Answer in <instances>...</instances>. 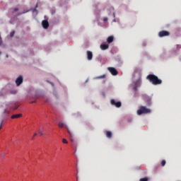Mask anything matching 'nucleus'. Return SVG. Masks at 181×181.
<instances>
[{
  "label": "nucleus",
  "instance_id": "obj_13",
  "mask_svg": "<svg viewBox=\"0 0 181 181\" xmlns=\"http://www.w3.org/2000/svg\"><path fill=\"white\" fill-rule=\"evenodd\" d=\"M105 135H106V137H107L108 139L112 138V134L110 131H107L105 132Z\"/></svg>",
  "mask_w": 181,
  "mask_h": 181
},
{
  "label": "nucleus",
  "instance_id": "obj_22",
  "mask_svg": "<svg viewBox=\"0 0 181 181\" xmlns=\"http://www.w3.org/2000/svg\"><path fill=\"white\" fill-rule=\"evenodd\" d=\"M176 47H177V50H180L181 49V45H176Z\"/></svg>",
  "mask_w": 181,
  "mask_h": 181
},
{
  "label": "nucleus",
  "instance_id": "obj_17",
  "mask_svg": "<svg viewBox=\"0 0 181 181\" xmlns=\"http://www.w3.org/2000/svg\"><path fill=\"white\" fill-rule=\"evenodd\" d=\"M139 181H148V177H145L144 178H141Z\"/></svg>",
  "mask_w": 181,
  "mask_h": 181
},
{
  "label": "nucleus",
  "instance_id": "obj_26",
  "mask_svg": "<svg viewBox=\"0 0 181 181\" xmlns=\"http://www.w3.org/2000/svg\"><path fill=\"white\" fill-rule=\"evenodd\" d=\"M18 11V8H14V12H16Z\"/></svg>",
  "mask_w": 181,
  "mask_h": 181
},
{
  "label": "nucleus",
  "instance_id": "obj_28",
  "mask_svg": "<svg viewBox=\"0 0 181 181\" xmlns=\"http://www.w3.org/2000/svg\"><path fill=\"white\" fill-rule=\"evenodd\" d=\"M37 135V134L35 133V134H34V136H33V137H35V136H36Z\"/></svg>",
  "mask_w": 181,
  "mask_h": 181
},
{
  "label": "nucleus",
  "instance_id": "obj_14",
  "mask_svg": "<svg viewBox=\"0 0 181 181\" xmlns=\"http://www.w3.org/2000/svg\"><path fill=\"white\" fill-rule=\"evenodd\" d=\"M68 133H69V136H70V141H71V142H74V137H73V134H72V133L70 132V130H68Z\"/></svg>",
  "mask_w": 181,
  "mask_h": 181
},
{
  "label": "nucleus",
  "instance_id": "obj_18",
  "mask_svg": "<svg viewBox=\"0 0 181 181\" xmlns=\"http://www.w3.org/2000/svg\"><path fill=\"white\" fill-rule=\"evenodd\" d=\"M151 98H148V99H147V100L146 101V105H151Z\"/></svg>",
  "mask_w": 181,
  "mask_h": 181
},
{
  "label": "nucleus",
  "instance_id": "obj_8",
  "mask_svg": "<svg viewBox=\"0 0 181 181\" xmlns=\"http://www.w3.org/2000/svg\"><path fill=\"white\" fill-rule=\"evenodd\" d=\"M86 54H87V59L88 61H91L93 59V52L90 51H87Z\"/></svg>",
  "mask_w": 181,
  "mask_h": 181
},
{
  "label": "nucleus",
  "instance_id": "obj_15",
  "mask_svg": "<svg viewBox=\"0 0 181 181\" xmlns=\"http://www.w3.org/2000/svg\"><path fill=\"white\" fill-rule=\"evenodd\" d=\"M21 117H22V114L13 115L11 117V119H18V118H20Z\"/></svg>",
  "mask_w": 181,
  "mask_h": 181
},
{
  "label": "nucleus",
  "instance_id": "obj_5",
  "mask_svg": "<svg viewBox=\"0 0 181 181\" xmlns=\"http://www.w3.org/2000/svg\"><path fill=\"white\" fill-rule=\"evenodd\" d=\"M169 35H170V33L168 31L163 30L158 33V36L160 37L169 36Z\"/></svg>",
  "mask_w": 181,
  "mask_h": 181
},
{
  "label": "nucleus",
  "instance_id": "obj_24",
  "mask_svg": "<svg viewBox=\"0 0 181 181\" xmlns=\"http://www.w3.org/2000/svg\"><path fill=\"white\" fill-rule=\"evenodd\" d=\"M38 7V5L37 4V6H35V8H34V10H33V12H35L37 11V8Z\"/></svg>",
  "mask_w": 181,
  "mask_h": 181
},
{
  "label": "nucleus",
  "instance_id": "obj_23",
  "mask_svg": "<svg viewBox=\"0 0 181 181\" xmlns=\"http://www.w3.org/2000/svg\"><path fill=\"white\" fill-rule=\"evenodd\" d=\"M38 133H40V134L41 136H43V135H44V132H43L42 130H40V131L38 132Z\"/></svg>",
  "mask_w": 181,
  "mask_h": 181
},
{
  "label": "nucleus",
  "instance_id": "obj_10",
  "mask_svg": "<svg viewBox=\"0 0 181 181\" xmlns=\"http://www.w3.org/2000/svg\"><path fill=\"white\" fill-rule=\"evenodd\" d=\"M100 48L101 50H106L109 48V45H105V44L100 45Z\"/></svg>",
  "mask_w": 181,
  "mask_h": 181
},
{
  "label": "nucleus",
  "instance_id": "obj_16",
  "mask_svg": "<svg viewBox=\"0 0 181 181\" xmlns=\"http://www.w3.org/2000/svg\"><path fill=\"white\" fill-rule=\"evenodd\" d=\"M106 77V75H102L96 77L97 79H101V78H105Z\"/></svg>",
  "mask_w": 181,
  "mask_h": 181
},
{
  "label": "nucleus",
  "instance_id": "obj_9",
  "mask_svg": "<svg viewBox=\"0 0 181 181\" xmlns=\"http://www.w3.org/2000/svg\"><path fill=\"white\" fill-rule=\"evenodd\" d=\"M42 28H44V29H47L49 28V22L47 20H44L42 21Z\"/></svg>",
  "mask_w": 181,
  "mask_h": 181
},
{
  "label": "nucleus",
  "instance_id": "obj_25",
  "mask_svg": "<svg viewBox=\"0 0 181 181\" xmlns=\"http://www.w3.org/2000/svg\"><path fill=\"white\" fill-rule=\"evenodd\" d=\"M108 21V18H103V22H106V21Z\"/></svg>",
  "mask_w": 181,
  "mask_h": 181
},
{
  "label": "nucleus",
  "instance_id": "obj_2",
  "mask_svg": "<svg viewBox=\"0 0 181 181\" xmlns=\"http://www.w3.org/2000/svg\"><path fill=\"white\" fill-rule=\"evenodd\" d=\"M151 110L150 109H147L146 107L141 106L139 110H137L136 113L139 115H143V114H148L151 113Z\"/></svg>",
  "mask_w": 181,
  "mask_h": 181
},
{
  "label": "nucleus",
  "instance_id": "obj_1",
  "mask_svg": "<svg viewBox=\"0 0 181 181\" xmlns=\"http://www.w3.org/2000/svg\"><path fill=\"white\" fill-rule=\"evenodd\" d=\"M146 79L149 81L153 85H160L162 83V80L159 79L158 76L154 74H149L146 76Z\"/></svg>",
  "mask_w": 181,
  "mask_h": 181
},
{
  "label": "nucleus",
  "instance_id": "obj_21",
  "mask_svg": "<svg viewBox=\"0 0 181 181\" xmlns=\"http://www.w3.org/2000/svg\"><path fill=\"white\" fill-rule=\"evenodd\" d=\"M62 143H64V144H68V141H67V140H66V139H62Z\"/></svg>",
  "mask_w": 181,
  "mask_h": 181
},
{
  "label": "nucleus",
  "instance_id": "obj_4",
  "mask_svg": "<svg viewBox=\"0 0 181 181\" xmlns=\"http://www.w3.org/2000/svg\"><path fill=\"white\" fill-rule=\"evenodd\" d=\"M107 70L110 72V74L113 76H117L118 74V71L116 69L112 67H108Z\"/></svg>",
  "mask_w": 181,
  "mask_h": 181
},
{
  "label": "nucleus",
  "instance_id": "obj_11",
  "mask_svg": "<svg viewBox=\"0 0 181 181\" xmlns=\"http://www.w3.org/2000/svg\"><path fill=\"white\" fill-rule=\"evenodd\" d=\"M58 126H59V128H63L64 127V128H66L67 129V131L69 130L67 125L64 124L62 122H59Z\"/></svg>",
  "mask_w": 181,
  "mask_h": 181
},
{
  "label": "nucleus",
  "instance_id": "obj_12",
  "mask_svg": "<svg viewBox=\"0 0 181 181\" xmlns=\"http://www.w3.org/2000/svg\"><path fill=\"white\" fill-rule=\"evenodd\" d=\"M114 41V37L113 36H110L107 38V42L108 44L112 43Z\"/></svg>",
  "mask_w": 181,
  "mask_h": 181
},
{
  "label": "nucleus",
  "instance_id": "obj_30",
  "mask_svg": "<svg viewBox=\"0 0 181 181\" xmlns=\"http://www.w3.org/2000/svg\"><path fill=\"white\" fill-rule=\"evenodd\" d=\"M113 16L115 17V13H113Z\"/></svg>",
  "mask_w": 181,
  "mask_h": 181
},
{
  "label": "nucleus",
  "instance_id": "obj_6",
  "mask_svg": "<svg viewBox=\"0 0 181 181\" xmlns=\"http://www.w3.org/2000/svg\"><path fill=\"white\" fill-rule=\"evenodd\" d=\"M110 103L112 105H115L117 107H120L122 106L121 102H116L115 100H111Z\"/></svg>",
  "mask_w": 181,
  "mask_h": 181
},
{
  "label": "nucleus",
  "instance_id": "obj_3",
  "mask_svg": "<svg viewBox=\"0 0 181 181\" xmlns=\"http://www.w3.org/2000/svg\"><path fill=\"white\" fill-rule=\"evenodd\" d=\"M141 85V80L139 79L136 81L134 82V90H137L138 88Z\"/></svg>",
  "mask_w": 181,
  "mask_h": 181
},
{
  "label": "nucleus",
  "instance_id": "obj_27",
  "mask_svg": "<svg viewBox=\"0 0 181 181\" xmlns=\"http://www.w3.org/2000/svg\"><path fill=\"white\" fill-rule=\"evenodd\" d=\"M28 11H27L26 12H23V13H20L19 15H22L23 13H25L28 12Z\"/></svg>",
  "mask_w": 181,
  "mask_h": 181
},
{
  "label": "nucleus",
  "instance_id": "obj_29",
  "mask_svg": "<svg viewBox=\"0 0 181 181\" xmlns=\"http://www.w3.org/2000/svg\"><path fill=\"white\" fill-rule=\"evenodd\" d=\"M6 58H8V54H6Z\"/></svg>",
  "mask_w": 181,
  "mask_h": 181
},
{
  "label": "nucleus",
  "instance_id": "obj_7",
  "mask_svg": "<svg viewBox=\"0 0 181 181\" xmlns=\"http://www.w3.org/2000/svg\"><path fill=\"white\" fill-rule=\"evenodd\" d=\"M23 82V78L22 76H18L17 79H16V84L17 86H19Z\"/></svg>",
  "mask_w": 181,
  "mask_h": 181
},
{
  "label": "nucleus",
  "instance_id": "obj_20",
  "mask_svg": "<svg viewBox=\"0 0 181 181\" xmlns=\"http://www.w3.org/2000/svg\"><path fill=\"white\" fill-rule=\"evenodd\" d=\"M15 35V31L10 33V37H13Z\"/></svg>",
  "mask_w": 181,
  "mask_h": 181
},
{
  "label": "nucleus",
  "instance_id": "obj_19",
  "mask_svg": "<svg viewBox=\"0 0 181 181\" xmlns=\"http://www.w3.org/2000/svg\"><path fill=\"white\" fill-rule=\"evenodd\" d=\"M165 164H166V160H163L161 161V166H165Z\"/></svg>",
  "mask_w": 181,
  "mask_h": 181
}]
</instances>
